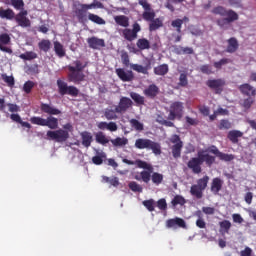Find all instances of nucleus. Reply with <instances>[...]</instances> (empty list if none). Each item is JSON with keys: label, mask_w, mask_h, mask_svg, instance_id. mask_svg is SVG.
Returning <instances> with one entry per match:
<instances>
[{"label": "nucleus", "mask_w": 256, "mask_h": 256, "mask_svg": "<svg viewBox=\"0 0 256 256\" xmlns=\"http://www.w3.org/2000/svg\"><path fill=\"white\" fill-rule=\"evenodd\" d=\"M169 141L170 143H173L171 147L172 157L174 159H180L181 151H183V141L181 140V137L177 134H173Z\"/></svg>", "instance_id": "9"}, {"label": "nucleus", "mask_w": 256, "mask_h": 256, "mask_svg": "<svg viewBox=\"0 0 256 256\" xmlns=\"http://www.w3.org/2000/svg\"><path fill=\"white\" fill-rule=\"evenodd\" d=\"M68 82L74 85H80L85 81V74L79 70H75L74 66H68Z\"/></svg>", "instance_id": "10"}, {"label": "nucleus", "mask_w": 256, "mask_h": 256, "mask_svg": "<svg viewBox=\"0 0 256 256\" xmlns=\"http://www.w3.org/2000/svg\"><path fill=\"white\" fill-rule=\"evenodd\" d=\"M140 177L144 183H149L151 181V171H142Z\"/></svg>", "instance_id": "60"}, {"label": "nucleus", "mask_w": 256, "mask_h": 256, "mask_svg": "<svg viewBox=\"0 0 256 256\" xmlns=\"http://www.w3.org/2000/svg\"><path fill=\"white\" fill-rule=\"evenodd\" d=\"M200 159L202 160V163H206L208 167H211V165L215 163V157L209 154H200Z\"/></svg>", "instance_id": "42"}, {"label": "nucleus", "mask_w": 256, "mask_h": 256, "mask_svg": "<svg viewBox=\"0 0 256 256\" xmlns=\"http://www.w3.org/2000/svg\"><path fill=\"white\" fill-rule=\"evenodd\" d=\"M143 93L146 97H149V99H155V97L159 95V88L155 84H150L144 89Z\"/></svg>", "instance_id": "22"}, {"label": "nucleus", "mask_w": 256, "mask_h": 256, "mask_svg": "<svg viewBox=\"0 0 256 256\" xmlns=\"http://www.w3.org/2000/svg\"><path fill=\"white\" fill-rule=\"evenodd\" d=\"M87 43L90 49H101V47H105V40L99 39L95 36L88 38Z\"/></svg>", "instance_id": "21"}, {"label": "nucleus", "mask_w": 256, "mask_h": 256, "mask_svg": "<svg viewBox=\"0 0 256 256\" xmlns=\"http://www.w3.org/2000/svg\"><path fill=\"white\" fill-rule=\"evenodd\" d=\"M207 185H209V176L205 175L197 180V184L191 186L190 194L195 199H203V191L207 189Z\"/></svg>", "instance_id": "7"}, {"label": "nucleus", "mask_w": 256, "mask_h": 256, "mask_svg": "<svg viewBox=\"0 0 256 256\" xmlns=\"http://www.w3.org/2000/svg\"><path fill=\"white\" fill-rule=\"evenodd\" d=\"M130 68L136 73H142L143 75H149V68L141 64H131Z\"/></svg>", "instance_id": "35"}, {"label": "nucleus", "mask_w": 256, "mask_h": 256, "mask_svg": "<svg viewBox=\"0 0 256 256\" xmlns=\"http://www.w3.org/2000/svg\"><path fill=\"white\" fill-rule=\"evenodd\" d=\"M136 45L140 51L151 49V43L146 38H140L137 40Z\"/></svg>", "instance_id": "33"}, {"label": "nucleus", "mask_w": 256, "mask_h": 256, "mask_svg": "<svg viewBox=\"0 0 256 256\" xmlns=\"http://www.w3.org/2000/svg\"><path fill=\"white\" fill-rule=\"evenodd\" d=\"M0 43H2V45H9L11 43V37L9 36V34H0Z\"/></svg>", "instance_id": "62"}, {"label": "nucleus", "mask_w": 256, "mask_h": 256, "mask_svg": "<svg viewBox=\"0 0 256 256\" xmlns=\"http://www.w3.org/2000/svg\"><path fill=\"white\" fill-rule=\"evenodd\" d=\"M227 137L229 141H231V143H233L234 145H237V143H239V139L243 137V132L239 130H231L228 132Z\"/></svg>", "instance_id": "25"}, {"label": "nucleus", "mask_w": 256, "mask_h": 256, "mask_svg": "<svg viewBox=\"0 0 256 256\" xmlns=\"http://www.w3.org/2000/svg\"><path fill=\"white\" fill-rule=\"evenodd\" d=\"M54 51L57 57L63 58L66 55L65 47L59 41L54 42Z\"/></svg>", "instance_id": "31"}, {"label": "nucleus", "mask_w": 256, "mask_h": 256, "mask_svg": "<svg viewBox=\"0 0 256 256\" xmlns=\"http://www.w3.org/2000/svg\"><path fill=\"white\" fill-rule=\"evenodd\" d=\"M239 49V42L237 41V38L232 37L228 39V46L226 48L227 53H235Z\"/></svg>", "instance_id": "27"}, {"label": "nucleus", "mask_w": 256, "mask_h": 256, "mask_svg": "<svg viewBox=\"0 0 256 256\" xmlns=\"http://www.w3.org/2000/svg\"><path fill=\"white\" fill-rule=\"evenodd\" d=\"M151 179L155 185H161V183H163V174H160L159 172H154L151 176Z\"/></svg>", "instance_id": "49"}, {"label": "nucleus", "mask_w": 256, "mask_h": 256, "mask_svg": "<svg viewBox=\"0 0 256 256\" xmlns=\"http://www.w3.org/2000/svg\"><path fill=\"white\" fill-rule=\"evenodd\" d=\"M184 21H189L186 16L183 19H176L171 22V26L176 29L177 33H181V27H183Z\"/></svg>", "instance_id": "38"}, {"label": "nucleus", "mask_w": 256, "mask_h": 256, "mask_svg": "<svg viewBox=\"0 0 256 256\" xmlns=\"http://www.w3.org/2000/svg\"><path fill=\"white\" fill-rule=\"evenodd\" d=\"M40 110L42 113H46V115L50 116H48L46 119L39 116L31 117L30 123H32V125H39L40 127H48V129H58L59 119L53 117V115H61V110L51 104L43 102L40 104Z\"/></svg>", "instance_id": "2"}, {"label": "nucleus", "mask_w": 256, "mask_h": 256, "mask_svg": "<svg viewBox=\"0 0 256 256\" xmlns=\"http://www.w3.org/2000/svg\"><path fill=\"white\" fill-rule=\"evenodd\" d=\"M69 131H73V125H71V123L65 124L63 129L55 131L49 130L46 135L51 141H56V143H65V141L69 139Z\"/></svg>", "instance_id": "4"}, {"label": "nucleus", "mask_w": 256, "mask_h": 256, "mask_svg": "<svg viewBox=\"0 0 256 256\" xmlns=\"http://www.w3.org/2000/svg\"><path fill=\"white\" fill-rule=\"evenodd\" d=\"M134 165H137L139 169H147V171H150V173H153V166H151L149 163L143 160H136Z\"/></svg>", "instance_id": "46"}, {"label": "nucleus", "mask_w": 256, "mask_h": 256, "mask_svg": "<svg viewBox=\"0 0 256 256\" xmlns=\"http://www.w3.org/2000/svg\"><path fill=\"white\" fill-rule=\"evenodd\" d=\"M221 189H223V180L219 177L213 178L210 185L211 193L213 195H219Z\"/></svg>", "instance_id": "19"}, {"label": "nucleus", "mask_w": 256, "mask_h": 256, "mask_svg": "<svg viewBox=\"0 0 256 256\" xmlns=\"http://www.w3.org/2000/svg\"><path fill=\"white\" fill-rule=\"evenodd\" d=\"M219 227L221 235H225V233H229V231L231 230V221L223 220L219 222Z\"/></svg>", "instance_id": "36"}, {"label": "nucleus", "mask_w": 256, "mask_h": 256, "mask_svg": "<svg viewBox=\"0 0 256 256\" xmlns=\"http://www.w3.org/2000/svg\"><path fill=\"white\" fill-rule=\"evenodd\" d=\"M166 227L167 229H177V227H180L181 229H187V224L183 218L176 217L168 219L166 221Z\"/></svg>", "instance_id": "16"}, {"label": "nucleus", "mask_w": 256, "mask_h": 256, "mask_svg": "<svg viewBox=\"0 0 256 256\" xmlns=\"http://www.w3.org/2000/svg\"><path fill=\"white\" fill-rule=\"evenodd\" d=\"M207 87L210 89H214L216 93H222L223 92V87H225V80L223 79H213V80H208L206 82Z\"/></svg>", "instance_id": "18"}, {"label": "nucleus", "mask_w": 256, "mask_h": 256, "mask_svg": "<svg viewBox=\"0 0 256 256\" xmlns=\"http://www.w3.org/2000/svg\"><path fill=\"white\" fill-rule=\"evenodd\" d=\"M130 124L136 131H143V123L139 122L137 119H131Z\"/></svg>", "instance_id": "53"}, {"label": "nucleus", "mask_w": 256, "mask_h": 256, "mask_svg": "<svg viewBox=\"0 0 256 256\" xmlns=\"http://www.w3.org/2000/svg\"><path fill=\"white\" fill-rule=\"evenodd\" d=\"M173 207H177V205H185L187 203V201L185 200V198L181 195H176L172 201H171Z\"/></svg>", "instance_id": "47"}, {"label": "nucleus", "mask_w": 256, "mask_h": 256, "mask_svg": "<svg viewBox=\"0 0 256 256\" xmlns=\"http://www.w3.org/2000/svg\"><path fill=\"white\" fill-rule=\"evenodd\" d=\"M82 139L83 147L89 148V146L93 143V134L88 131H83L80 133Z\"/></svg>", "instance_id": "24"}, {"label": "nucleus", "mask_w": 256, "mask_h": 256, "mask_svg": "<svg viewBox=\"0 0 256 256\" xmlns=\"http://www.w3.org/2000/svg\"><path fill=\"white\" fill-rule=\"evenodd\" d=\"M104 117L108 121H116V119H119V116H117L116 108L114 110L113 109H106L104 111Z\"/></svg>", "instance_id": "39"}, {"label": "nucleus", "mask_w": 256, "mask_h": 256, "mask_svg": "<svg viewBox=\"0 0 256 256\" xmlns=\"http://www.w3.org/2000/svg\"><path fill=\"white\" fill-rule=\"evenodd\" d=\"M174 53L176 55H193L195 50L192 47L174 46Z\"/></svg>", "instance_id": "26"}, {"label": "nucleus", "mask_w": 256, "mask_h": 256, "mask_svg": "<svg viewBox=\"0 0 256 256\" xmlns=\"http://www.w3.org/2000/svg\"><path fill=\"white\" fill-rule=\"evenodd\" d=\"M27 15H29V12L27 10H22L14 16L16 23L23 29L31 27V20L27 18Z\"/></svg>", "instance_id": "13"}, {"label": "nucleus", "mask_w": 256, "mask_h": 256, "mask_svg": "<svg viewBox=\"0 0 256 256\" xmlns=\"http://www.w3.org/2000/svg\"><path fill=\"white\" fill-rule=\"evenodd\" d=\"M128 187L133 191V193H143V187L135 181L130 182Z\"/></svg>", "instance_id": "48"}, {"label": "nucleus", "mask_w": 256, "mask_h": 256, "mask_svg": "<svg viewBox=\"0 0 256 256\" xmlns=\"http://www.w3.org/2000/svg\"><path fill=\"white\" fill-rule=\"evenodd\" d=\"M202 164H203V160L201 159L200 154H198V157L191 158L188 161L187 167L188 169H191L193 173H195L196 175H199V173H201L202 171L201 169Z\"/></svg>", "instance_id": "14"}, {"label": "nucleus", "mask_w": 256, "mask_h": 256, "mask_svg": "<svg viewBox=\"0 0 256 256\" xmlns=\"http://www.w3.org/2000/svg\"><path fill=\"white\" fill-rule=\"evenodd\" d=\"M218 159H220V161L229 162L233 161V159H235V156L233 154H225L223 152H220V154L218 155Z\"/></svg>", "instance_id": "55"}, {"label": "nucleus", "mask_w": 256, "mask_h": 256, "mask_svg": "<svg viewBox=\"0 0 256 256\" xmlns=\"http://www.w3.org/2000/svg\"><path fill=\"white\" fill-rule=\"evenodd\" d=\"M213 15H220V18L216 21L218 27H227V25H231L234 21H239V14L232 9L227 10L223 6H217L212 9Z\"/></svg>", "instance_id": "3"}, {"label": "nucleus", "mask_w": 256, "mask_h": 256, "mask_svg": "<svg viewBox=\"0 0 256 256\" xmlns=\"http://www.w3.org/2000/svg\"><path fill=\"white\" fill-rule=\"evenodd\" d=\"M110 143H112L113 147H125L129 143V140L126 137H117L115 139H111Z\"/></svg>", "instance_id": "34"}, {"label": "nucleus", "mask_w": 256, "mask_h": 256, "mask_svg": "<svg viewBox=\"0 0 256 256\" xmlns=\"http://www.w3.org/2000/svg\"><path fill=\"white\" fill-rule=\"evenodd\" d=\"M157 207L160 211H167V200L165 198H161L157 201Z\"/></svg>", "instance_id": "63"}, {"label": "nucleus", "mask_w": 256, "mask_h": 256, "mask_svg": "<svg viewBox=\"0 0 256 256\" xmlns=\"http://www.w3.org/2000/svg\"><path fill=\"white\" fill-rule=\"evenodd\" d=\"M96 7L101 9V7H103V3L94 2L91 4H76L74 8V15L76 16L77 21L82 25H85L88 21H92V23H96V25H105V19L101 18V16L97 14L89 12V10L96 9Z\"/></svg>", "instance_id": "1"}, {"label": "nucleus", "mask_w": 256, "mask_h": 256, "mask_svg": "<svg viewBox=\"0 0 256 256\" xmlns=\"http://www.w3.org/2000/svg\"><path fill=\"white\" fill-rule=\"evenodd\" d=\"M56 85L58 87V93L62 97H65V95H70V97H79V90L77 87L73 85L68 86L67 82L61 79L57 80Z\"/></svg>", "instance_id": "8"}, {"label": "nucleus", "mask_w": 256, "mask_h": 256, "mask_svg": "<svg viewBox=\"0 0 256 256\" xmlns=\"http://www.w3.org/2000/svg\"><path fill=\"white\" fill-rule=\"evenodd\" d=\"M167 112L169 121H181L185 114V105L181 101L171 102Z\"/></svg>", "instance_id": "6"}, {"label": "nucleus", "mask_w": 256, "mask_h": 256, "mask_svg": "<svg viewBox=\"0 0 256 256\" xmlns=\"http://www.w3.org/2000/svg\"><path fill=\"white\" fill-rule=\"evenodd\" d=\"M140 31H141V25L135 22L132 25V29L130 28L122 29L121 33H122V37L126 41H135V39H137V34L140 33Z\"/></svg>", "instance_id": "11"}, {"label": "nucleus", "mask_w": 256, "mask_h": 256, "mask_svg": "<svg viewBox=\"0 0 256 256\" xmlns=\"http://www.w3.org/2000/svg\"><path fill=\"white\" fill-rule=\"evenodd\" d=\"M38 49H40L44 53H49V51L51 50V40H49V39H42L38 43Z\"/></svg>", "instance_id": "32"}, {"label": "nucleus", "mask_w": 256, "mask_h": 256, "mask_svg": "<svg viewBox=\"0 0 256 256\" xmlns=\"http://www.w3.org/2000/svg\"><path fill=\"white\" fill-rule=\"evenodd\" d=\"M231 127H233V125L231 124V122L227 119H222L220 120V123L218 125V129L223 130V129H231Z\"/></svg>", "instance_id": "54"}, {"label": "nucleus", "mask_w": 256, "mask_h": 256, "mask_svg": "<svg viewBox=\"0 0 256 256\" xmlns=\"http://www.w3.org/2000/svg\"><path fill=\"white\" fill-rule=\"evenodd\" d=\"M134 147L140 150L146 149L147 151H152L154 155H161V144L149 138L136 139Z\"/></svg>", "instance_id": "5"}, {"label": "nucleus", "mask_w": 256, "mask_h": 256, "mask_svg": "<svg viewBox=\"0 0 256 256\" xmlns=\"http://www.w3.org/2000/svg\"><path fill=\"white\" fill-rule=\"evenodd\" d=\"M20 59H23V61H33V59H37V53L33 51H26L23 54H20Z\"/></svg>", "instance_id": "44"}, {"label": "nucleus", "mask_w": 256, "mask_h": 256, "mask_svg": "<svg viewBox=\"0 0 256 256\" xmlns=\"http://www.w3.org/2000/svg\"><path fill=\"white\" fill-rule=\"evenodd\" d=\"M74 65L75 66H73V67H74L75 71H81V72H83L85 67H87V63L83 64V62H81V60L74 61Z\"/></svg>", "instance_id": "61"}, {"label": "nucleus", "mask_w": 256, "mask_h": 256, "mask_svg": "<svg viewBox=\"0 0 256 256\" xmlns=\"http://www.w3.org/2000/svg\"><path fill=\"white\" fill-rule=\"evenodd\" d=\"M10 5H12L16 11H25V1L23 0H10Z\"/></svg>", "instance_id": "41"}, {"label": "nucleus", "mask_w": 256, "mask_h": 256, "mask_svg": "<svg viewBox=\"0 0 256 256\" xmlns=\"http://www.w3.org/2000/svg\"><path fill=\"white\" fill-rule=\"evenodd\" d=\"M189 85V79L187 78V73H181L179 76L178 87H187Z\"/></svg>", "instance_id": "50"}, {"label": "nucleus", "mask_w": 256, "mask_h": 256, "mask_svg": "<svg viewBox=\"0 0 256 256\" xmlns=\"http://www.w3.org/2000/svg\"><path fill=\"white\" fill-rule=\"evenodd\" d=\"M130 97L137 105H145V97L141 96V94L131 92Z\"/></svg>", "instance_id": "43"}, {"label": "nucleus", "mask_w": 256, "mask_h": 256, "mask_svg": "<svg viewBox=\"0 0 256 256\" xmlns=\"http://www.w3.org/2000/svg\"><path fill=\"white\" fill-rule=\"evenodd\" d=\"M151 23L149 24V31H157V29H161L163 27V21L159 18L153 19L150 21Z\"/></svg>", "instance_id": "37"}, {"label": "nucleus", "mask_w": 256, "mask_h": 256, "mask_svg": "<svg viewBox=\"0 0 256 256\" xmlns=\"http://www.w3.org/2000/svg\"><path fill=\"white\" fill-rule=\"evenodd\" d=\"M114 21L117 25H120V27H129V17L125 15H118L114 17Z\"/></svg>", "instance_id": "30"}, {"label": "nucleus", "mask_w": 256, "mask_h": 256, "mask_svg": "<svg viewBox=\"0 0 256 256\" xmlns=\"http://www.w3.org/2000/svg\"><path fill=\"white\" fill-rule=\"evenodd\" d=\"M228 63H231V60H229V58H222L217 62H214L213 66L215 67V69H222L223 65H228Z\"/></svg>", "instance_id": "51"}, {"label": "nucleus", "mask_w": 256, "mask_h": 256, "mask_svg": "<svg viewBox=\"0 0 256 256\" xmlns=\"http://www.w3.org/2000/svg\"><path fill=\"white\" fill-rule=\"evenodd\" d=\"M239 91L242 93V95H246L247 97H255L256 95L255 87L247 83L240 85Z\"/></svg>", "instance_id": "20"}, {"label": "nucleus", "mask_w": 256, "mask_h": 256, "mask_svg": "<svg viewBox=\"0 0 256 256\" xmlns=\"http://www.w3.org/2000/svg\"><path fill=\"white\" fill-rule=\"evenodd\" d=\"M197 216L199 219L196 220V226H198L199 229H205L207 227V224L205 223V220L201 217V211L197 212Z\"/></svg>", "instance_id": "59"}, {"label": "nucleus", "mask_w": 256, "mask_h": 256, "mask_svg": "<svg viewBox=\"0 0 256 256\" xmlns=\"http://www.w3.org/2000/svg\"><path fill=\"white\" fill-rule=\"evenodd\" d=\"M115 73L124 83H130L135 79V74L131 70L125 71L123 68H117Z\"/></svg>", "instance_id": "15"}, {"label": "nucleus", "mask_w": 256, "mask_h": 256, "mask_svg": "<svg viewBox=\"0 0 256 256\" xmlns=\"http://www.w3.org/2000/svg\"><path fill=\"white\" fill-rule=\"evenodd\" d=\"M33 87H35V82L28 80L27 82L24 83L23 91L29 94L33 90Z\"/></svg>", "instance_id": "58"}, {"label": "nucleus", "mask_w": 256, "mask_h": 256, "mask_svg": "<svg viewBox=\"0 0 256 256\" xmlns=\"http://www.w3.org/2000/svg\"><path fill=\"white\" fill-rule=\"evenodd\" d=\"M200 73L203 75H214L215 71H213V66L211 64H203L199 67Z\"/></svg>", "instance_id": "40"}, {"label": "nucleus", "mask_w": 256, "mask_h": 256, "mask_svg": "<svg viewBox=\"0 0 256 256\" xmlns=\"http://www.w3.org/2000/svg\"><path fill=\"white\" fill-rule=\"evenodd\" d=\"M0 19H8L9 21H11V19H15V12L13 11V9H3L0 8Z\"/></svg>", "instance_id": "29"}, {"label": "nucleus", "mask_w": 256, "mask_h": 256, "mask_svg": "<svg viewBox=\"0 0 256 256\" xmlns=\"http://www.w3.org/2000/svg\"><path fill=\"white\" fill-rule=\"evenodd\" d=\"M2 79L4 83H7L8 87L15 86V78L13 76H8L7 74H2Z\"/></svg>", "instance_id": "52"}, {"label": "nucleus", "mask_w": 256, "mask_h": 256, "mask_svg": "<svg viewBox=\"0 0 256 256\" xmlns=\"http://www.w3.org/2000/svg\"><path fill=\"white\" fill-rule=\"evenodd\" d=\"M121 61H122V64L124 65V67H131L129 53L122 52V54H121Z\"/></svg>", "instance_id": "57"}, {"label": "nucleus", "mask_w": 256, "mask_h": 256, "mask_svg": "<svg viewBox=\"0 0 256 256\" xmlns=\"http://www.w3.org/2000/svg\"><path fill=\"white\" fill-rule=\"evenodd\" d=\"M169 73V65L168 64H161L154 67V75H158L160 77H165Z\"/></svg>", "instance_id": "28"}, {"label": "nucleus", "mask_w": 256, "mask_h": 256, "mask_svg": "<svg viewBox=\"0 0 256 256\" xmlns=\"http://www.w3.org/2000/svg\"><path fill=\"white\" fill-rule=\"evenodd\" d=\"M133 105V101L128 97H121L118 105L116 106L117 113H125Z\"/></svg>", "instance_id": "17"}, {"label": "nucleus", "mask_w": 256, "mask_h": 256, "mask_svg": "<svg viewBox=\"0 0 256 256\" xmlns=\"http://www.w3.org/2000/svg\"><path fill=\"white\" fill-rule=\"evenodd\" d=\"M97 127H98V129H100L101 131H105V129L107 130V131H111L112 133L113 132H115V131H117V129H118V127H117V123H115V122H109V123H107V122H99L98 124H97Z\"/></svg>", "instance_id": "23"}, {"label": "nucleus", "mask_w": 256, "mask_h": 256, "mask_svg": "<svg viewBox=\"0 0 256 256\" xmlns=\"http://www.w3.org/2000/svg\"><path fill=\"white\" fill-rule=\"evenodd\" d=\"M138 5L144 9L142 13V19H144V21H153V19H155V11L151 8L149 1L138 0Z\"/></svg>", "instance_id": "12"}, {"label": "nucleus", "mask_w": 256, "mask_h": 256, "mask_svg": "<svg viewBox=\"0 0 256 256\" xmlns=\"http://www.w3.org/2000/svg\"><path fill=\"white\" fill-rule=\"evenodd\" d=\"M253 103H255V100L252 97H248L244 99L242 107H244V109H251V105H253Z\"/></svg>", "instance_id": "64"}, {"label": "nucleus", "mask_w": 256, "mask_h": 256, "mask_svg": "<svg viewBox=\"0 0 256 256\" xmlns=\"http://www.w3.org/2000/svg\"><path fill=\"white\" fill-rule=\"evenodd\" d=\"M95 137L96 143H99L100 145H107V143H109V138H107L103 132L96 133Z\"/></svg>", "instance_id": "45"}, {"label": "nucleus", "mask_w": 256, "mask_h": 256, "mask_svg": "<svg viewBox=\"0 0 256 256\" xmlns=\"http://www.w3.org/2000/svg\"><path fill=\"white\" fill-rule=\"evenodd\" d=\"M143 205L150 212L155 211V200H153V199L145 200V201H143Z\"/></svg>", "instance_id": "56"}]
</instances>
